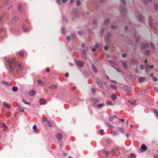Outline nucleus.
I'll return each instance as SVG.
<instances>
[{"instance_id": "nucleus-1", "label": "nucleus", "mask_w": 158, "mask_h": 158, "mask_svg": "<svg viewBox=\"0 0 158 158\" xmlns=\"http://www.w3.org/2000/svg\"><path fill=\"white\" fill-rule=\"evenodd\" d=\"M10 64V69L11 70H14L18 71L21 70L22 66L19 63L15 62L14 60H10L8 62Z\"/></svg>"}, {"instance_id": "nucleus-2", "label": "nucleus", "mask_w": 158, "mask_h": 158, "mask_svg": "<svg viewBox=\"0 0 158 158\" xmlns=\"http://www.w3.org/2000/svg\"><path fill=\"white\" fill-rule=\"evenodd\" d=\"M56 137L58 139H61L62 138V135L60 134H58L56 135Z\"/></svg>"}, {"instance_id": "nucleus-3", "label": "nucleus", "mask_w": 158, "mask_h": 158, "mask_svg": "<svg viewBox=\"0 0 158 158\" xmlns=\"http://www.w3.org/2000/svg\"><path fill=\"white\" fill-rule=\"evenodd\" d=\"M35 94V92L33 90H31L29 93V95L30 96H33Z\"/></svg>"}, {"instance_id": "nucleus-4", "label": "nucleus", "mask_w": 158, "mask_h": 158, "mask_svg": "<svg viewBox=\"0 0 158 158\" xmlns=\"http://www.w3.org/2000/svg\"><path fill=\"white\" fill-rule=\"evenodd\" d=\"M46 102V101L44 99H41L40 100V104H45Z\"/></svg>"}, {"instance_id": "nucleus-5", "label": "nucleus", "mask_w": 158, "mask_h": 158, "mask_svg": "<svg viewBox=\"0 0 158 158\" xmlns=\"http://www.w3.org/2000/svg\"><path fill=\"white\" fill-rule=\"evenodd\" d=\"M46 121L47 122L49 126H51H51L50 125V124H49V122L47 118H43V119H42V121L43 122H44Z\"/></svg>"}, {"instance_id": "nucleus-6", "label": "nucleus", "mask_w": 158, "mask_h": 158, "mask_svg": "<svg viewBox=\"0 0 158 158\" xmlns=\"http://www.w3.org/2000/svg\"><path fill=\"white\" fill-rule=\"evenodd\" d=\"M141 149L144 151H145L147 149V147L144 144H143L141 146Z\"/></svg>"}, {"instance_id": "nucleus-7", "label": "nucleus", "mask_w": 158, "mask_h": 158, "mask_svg": "<svg viewBox=\"0 0 158 158\" xmlns=\"http://www.w3.org/2000/svg\"><path fill=\"white\" fill-rule=\"evenodd\" d=\"M77 64L80 67H81L83 65V63L80 61L77 62Z\"/></svg>"}, {"instance_id": "nucleus-8", "label": "nucleus", "mask_w": 158, "mask_h": 158, "mask_svg": "<svg viewBox=\"0 0 158 158\" xmlns=\"http://www.w3.org/2000/svg\"><path fill=\"white\" fill-rule=\"evenodd\" d=\"M3 105L6 108L8 109H9L10 108V106L8 104L6 103H4L3 104Z\"/></svg>"}, {"instance_id": "nucleus-9", "label": "nucleus", "mask_w": 158, "mask_h": 158, "mask_svg": "<svg viewBox=\"0 0 158 158\" xmlns=\"http://www.w3.org/2000/svg\"><path fill=\"white\" fill-rule=\"evenodd\" d=\"M139 81L141 82L144 81L145 80V78L143 77H140L138 79Z\"/></svg>"}, {"instance_id": "nucleus-10", "label": "nucleus", "mask_w": 158, "mask_h": 158, "mask_svg": "<svg viewBox=\"0 0 158 158\" xmlns=\"http://www.w3.org/2000/svg\"><path fill=\"white\" fill-rule=\"evenodd\" d=\"M92 68L93 69L94 71V72L95 73H97V69H96V68L94 66H92Z\"/></svg>"}, {"instance_id": "nucleus-11", "label": "nucleus", "mask_w": 158, "mask_h": 158, "mask_svg": "<svg viewBox=\"0 0 158 158\" xmlns=\"http://www.w3.org/2000/svg\"><path fill=\"white\" fill-rule=\"evenodd\" d=\"M111 98L113 100H114L116 98V96L114 94H112L111 96Z\"/></svg>"}, {"instance_id": "nucleus-12", "label": "nucleus", "mask_w": 158, "mask_h": 158, "mask_svg": "<svg viewBox=\"0 0 158 158\" xmlns=\"http://www.w3.org/2000/svg\"><path fill=\"white\" fill-rule=\"evenodd\" d=\"M12 89L15 92L17 91L18 90V88L15 86H14L12 88Z\"/></svg>"}, {"instance_id": "nucleus-13", "label": "nucleus", "mask_w": 158, "mask_h": 158, "mask_svg": "<svg viewBox=\"0 0 158 158\" xmlns=\"http://www.w3.org/2000/svg\"><path fill=\"white\" fill-rule=\"evenodd\" d=\"M131 158H135V155L134 154H132L131 155Z\"/></svg>"}, {"instance_id": "nucleus-14", "label": "nucleus", "mask_w": 158, "mask_h": 158, "mask_svg": "<svg viewBox=\"0 0 158 158\" xmlns=\"http://www.w3.org/2000/svg\"><path fill=\"white\" fill-rule=\"evenodd\" d=\"M123 66H124V68H126L127 67V65L126 63H123Z\"/></svg>"}, {"instance_id": "nucleus-15", "label": "nucleus", "mask_w": 158, "mask_h": 158, "mask_svg": "<svg viewBox=\"0 0 158 158\" xmlns=\"http://www.w3.org/2000/svg\"><path fill=\"white\" fill-rule=\"evenodd\" d=\"M81 4V2L79 0H77V6H79Z\"/></svg>"}, {"instance_id": "nucleus-16", "label": "nucleus", "mask_w": 158, "mask_h": 158, "mask_svg": "<svg viewBox=\"0 0 158 158\" xmlns=\"http://www.w3.org/2000/svg\"><path fill=\"white\" fill-rule=\"evenodd\" d=\"M100 134L102 135H103L104 134V132L102 130H101L100 131Z\"/></svg>"}, {"instance_id": "nucleus-17", "label": "nucleus", "mask_w": 158, "mask_h": 158, "mask_svg": "<svg viewBox=\"0 0 158 158\" xmlns=\"http://www.w3.org/2000/svg\"><path fill=\"white\" fill-rule=\"evenodd\" d=\"M154 111L155 113L158 117V111L156 110H155Z\"/></svg>"}, {"instance_id": "nucleus-18", "label": "nucleus", "mask_w": 158, "mask_h": 158, "mask_svg": "<svg viewBox=\"0 0 158 158\" xmlns=\"http://www.w3.org/2000/svg\"><path fill=\"white\" fill-rule=\"evenodd\" d=\"M46 72H49L50 71V69L49 68H47L45 70Z\"/></svg>"}, {"instance_id": "nucleus-19", "label": "nucleus", "mask_w": 158, "mask_h": 158, "mask_svg": "<svg viewBox=\"0 0 158 158\" xmlns=\"http://www.w3.org/2000/svg\"><path fill=\"white\" fill-rule=\"evenodd\" d=\"M152 79L154 81H156L157 80V78L155 77H154L152 78Z\"/></svg>"}, {"instance_id": "nucleus-20", "label": "nucleus", "mask_w": 158, "mask_h": 158, "mask_svg": "<svg viewBox=\"0 0 158 158\" xmlns=\"http://www.w3.org/2000/svg\"><path fill=\"white\" fill-rule=\"evenodd\" d=\"M3 129L4 131H5L7 129V127L6 126H5L4 124L3 125Z\"/></svg>"}, {"instance_id": "nucleus-21", "label": "nucleus", "mask_w": 158, "mask_h": 158, "mask_svg": "<svg viewBox=\"0 0 158 158\" xmlns=\"http://www.w3.org/2000/svg\"><path fill=\"white\" fill-rule=\"evenodd\" d=\"M19 55H20L21 56H23V52H20L19 53Z\"/></svg>"}, {"instance_id": "nucleus-22", "label": "nucleus", "mask_w": 158, "mask_h": 158, "mask_svg": "<svg viewBox=\"0 0 158 158\" xmlns=\"http://www.w3.org/2000/svg\"><path fill=\"white\" fill-rule=\"evenodd\" d=\"M103 106V105L102 104H100L98 105V106L99 108Z\"/></svg>"}, {"instance_id": "nucleus-23", "label": "nucleus", "mask_w": 158, "mask_h": 158, "mask_svg": "<svg viewBox=\"0 0 158 158\" xmlns=\"http://www.w3.org/2000/svg\"><path fill=\"white\" fill-rule=\"evenodd\" d=\"M112 88L114 89L115 90L116 89V87L115 86V85H112L111 86Z\"/></svg>"}, {"instance_id": "nucleus-24", "label": "nucleus", "mask_w": 158, "mask_h": 158, "mask_svg": "<svg viewBox=\"0 0 158 158\" xmlns=\"http://www.w3.org/2000/svg\"><path fill=\"white\" fill-rule=\"evenodd\" d=\"M107 105H112L111 104V102L110 101H108L107 102Z\"/></svg>"}, {"instance_id": "nucleus-25", "label": "nucleus", "mask_w": 158, "mask_h": 158, "mask_svg": "<svg viewBox=\"0 0 158 158\" xmlns=\"http://www.w3.org/2000/svg\"><path fill=\"white\" fill-rule=\"evenodd\" d=\"M23 102H24L25 104H28L30 105V103L29 102L27 103V102H26L25 101V100H24V99H23Z\"/></svg>"}, {"instance_id": "nucleus-26", "label": "nucleus", "mask_w": 158, "mask_h": 158, "mask_svg": "<svg viewBox=\"0 0 158 158\" xmlns=\"http://www.w3.org/2000/svg\"><path fill=\"white\" fill-rule=\"evenodd\" d=\"M108 49V47L107 46H105V47H104V49L105 50H107V49Z\"/></svg>"}, {"instance_id": "nucleus-27", "label": "nucleus", "mask_w": 158, "mask_h": 158, "mask_svg": "<svg viewBox=\"0 0 158 158\" xmlns=\"http://www.w3.org/2000/svg\"><path fill=\"white\" fill-rule=\"evenodd\" d=\"M92 92L93 93H94L95 91V89L93 88H92Z\"/></svg>"}, {"instance_id": "nucleus-28", "label": "nucleus", "mask_w": 158, "mask_h": 158, "mask_svg": "<svg viewBox=\"0 0 158 158\" xmlns=\"http://www.w3.org/2000/svg\"><path fill=\"white\" fill-rule=\"evenodd\" d=\"M65 76L66 77H68L69 76V74L68 73H66L65 74Z\"/></svg>"}, {"instance_id": "nucleus-29", "label": "nucleus", "mask_w": 158, "mask_h": 158, "mask_svg": "<svg viewBox=\"0 0 158 158\" xmlns=\"http://www.w3.org/2000/svg\"><path fill=\"white\" fill-rule=\"evenodd\" d=\"M123 57H126L127 56V54H123L122 55Z\"/></svg>"}, {"instance_id": "nucleus-30", "label": "nucleus", "mask_w": 158, "mask_h": 158, "mask_svg": "<svg viewBox=\"0 0 158 158\" xmlns=\"http://www.w3.org/2000/svg\"><path fill=\"white\" fill-rule=\"evenodd\" d=\"M140 68L141 69H143V65H141L140 66Z\"/></svg>"}, {"instance_id": "nucleus-31", "label": "nucleus", "mask_w": 158, "mask_h": 158, "mask_svg": "<svg viewBox=\"0 0 158 158\" xmlns=\"http://www.w3.org/2000/svg\"><path fill=\"white\" fill-rule=\"evenodd\" d=\"M150 77H152V78H153V77H153V73H151L150 74Z\"/></svg>"}, {"instance_id": "nucleus-32", "label": "nucleus", "mask_w": 158, "mask_h": 158, "mask_svg": "<svg viewBox=\"0 0 158 158\" xmlns=\"http://www.w3.org/2000/svg\"><path fill=\"white\" fill-rule=\"evenodd\" d=\"M67 0H62V2L64 3L67 2Z\"/></svg>"}, {"instance_id": "nucleus-33", "label": "nucleus", "mask_w": 158, "mask_h": 158, "mask_svg": "<svg viewBox=\"0 0 158 158\" xmlns=\"http://www.w3.org/2000/svg\"><path fill=\"white\" fill-rule=\"evenodd\" d=\"M36 128V126L35 125L33 126V129H35Z\"/></svg>"}, {"instance_id": "nucleus-34", "label": "nucleus", "mask_w": 158, "mask_h": 158, "mask_svg": "<svg viewBox=\"0 0 158 158\" xmlns=\"http://www.w3.org/2000/svg\"><path fill=\"white\" fill-rule=\"evenodd\" d=\"M74 1V0H70V3H73Z\"/></svg>"}, {"instance_id": "nucleus-35", "label": "nucleus", "mask_w": 158, "mask_h": 158, "mask_svg": "<svg viewBox=\"0 0 158 158\" xmlns=\"http://www.w3.org/2000/svg\"><path fill=\"white\" fill-rule=\"evenodd\" d=\"M120 120L122 122H124L125 120L123 119H121Z\"/></svg>"}, {"instance_id": "nucleus-36", "label": "nucleus", "mask_w": 158, "mask_h": 158, "mask_svg": "<svg viewBox=\"0 0 158 158\" xmlns=\"http://www.w3.org/2000/svg\"><path fill=\"white\" fill-rule=\"evenodd\" d=\"M122 2L123 3H125V0H122Z\"/></svg>"}, {"instance_id": "nucleus-37", "label": "nucleus", "mask_w": 158, "mask_h": 158, "mask_svg": "<svg viewBox=\"0 0 158 158\" xmlns=\"http://www.w3.org/2000/svg\"><path fill=\"white\" fill-rule=\"evenodd\" d=\"M99 44H96L95 45V47L97 48H98L99 47Z\"/></svg>"}, {"instance_id": "nucleus-38", "label": "nucleus", "mask_w": 158, "mask_h": 158, "mask_svg": "<svg viewBox=\"0 0 158 158\" xmlns=\"http://www.w3.org/2000/svg\"><path fill=\"white\" fill-rule=\"evenodd\" d=\"M129 134H128V133H127V134H126V137H127V138H128V137H129Z\"/></svg>"}, {"instance_id": "nucleus-39", "label": "nucleus", "mask_w": 158, "mask_h": 158, "mask_svg": "<svg viewBox=\"0 0 158 158\" xmlns=\"http://www.w3.org/2000/svg\"><path fill=\"white\" fill-rule=\"evenodd\" d=\"M67 39L68 40H70V38L68 36L67 37Z\"/></svg>"}, {"instance_id": "nucleus-40", "label": "nucleus", "mask_w": 158, "mask_h": 158, "mask_svg": "<svg viewBox=\"0 0 158 158\" xmlns=\"http://www.w3.org/2000/svg\"><path fill=\"white\" fill-rule=\"evenodd\" d=\"M93 51H94L96 50V49L94 48L92 49Z\"/></svg>"}, {"instance_id": "nucleus-41", "label": "nucleus", "mask_w": 158, "mask_h": 158, "mask_svg": "<svg viewBox=\"0 0 158 158\" xmlns=\"http://www.w3.org/2000/svg\"><path fill=\"white\" fill-rule=\"evenodd\" d=\"M24 111V110H23L21 109L20 110V112H23Z\"/></svg>"}, {"instance_id": "nucleus-42", "label": "nucleus", "mask_w": 158, "mask_h": 158, "mask_svg": "<svg viewBox=\"0 0 158 158\" xmlns=\"http://www.w3.org/2000/svg\"><path fill=\"white\" fill-rule=\"evenodd\" d=\"M150 68H151V69H152L153 68V65H151L150 66Z\"/></svg>"}, {"instance_id": "nucleus-43", "label": "nucleus", "mask_w": 158, "mask_h": 158, "mask_svg": "<svg viewBox=\"0 0 158 158\" xmlns=\"http://www.w3.org/2000/svg\"><path fill=\"white\" fill-rule=\"evenodd\" d=\"M151 46H152V48H154V46L153 45V44H151Z\"/></svg>"}, {"instance_id": "nucleus-44", "label": "nucleus", "mask_w": 158, "mask_h": 158, "mask_svg": "<svg viewBox=\"0 0 158 158\" xmlns=\"http://www.w3.org/2000/svg\"><path fill=\"white\" fill-rule=\"evenodd\" d=\"M38 83H39V84H40V83H41V81H40H40H38Z\"/></svg>"}, {"instance_id": "nucleus-45", "label": "nucleus", "mask_w": 158, "mask_h": 158, "mask_svg": "<svg viewBox=\"0 0 158 158\" xmlns=\"http://www.w3.org/2000/svg\"><path fill=\"white\" fill-rule=\"evenodd\" d=\"M130 127L131 128H133V126L132 125H130Z\"/></svg>"}, {"instance_id": "nucleus-46", "label": "nucleus", "mask_w": 158, "mask_h": 158, "mask_svg": "<svg viewBox=\"0 0 158 158\" xmlns=\"http://www.w3.org/2000/svg\"><path fill=\"white\" fill-rule=\"evenodd\" d=\"M120 130L122 132L123 131L122 129L121 128H120Z\"/></svg>"}, {"instance_id": "nucleus-47", "label": "nucleus", "mask_w": 158, "mask_h": 158, "mask_svg": "<svg viewBox=\"0 0 158 158\" xmlns=\"http://www.w3.org/2000/svg\"><path fill=\"white\" fill-rule=\"evenodd\" d=\"M147 60H145V63H146L147 62Z\"/></svg>"}, {"instance_id": "nucleus-48", "label": "nucleus", "mask_w": 158, "mask_h": 158, "mask_svg": "<svg viewBox=\"0 0 158 158\" xmlns=\"http://www.w3.org/2000/svg\"><path fill=\"white\" fill-rule=\"evenodd\" d=\"M81 33V32H78V34H80V33Z\"/></svg>"}, {"instance_id": "nucleus-49", "label": "nucleus", "mask_w": 158, "mask_h": 158, "mask_svg": "<svg viewBox=\"0 0 158 158\" xmlns=\"http://www.w3.org/2000/svg\"><path fill=\"white\" fill-rule=\"evenodd\" d=\"M69 158H72V157H69Z\"/></svg>"}, {"instance_id": "nucleus-50", "label": "nucleus", "mask_w": 158, "mask_h": 158, "mask_svg": "<svg viewBox=\"0 0 158 158\" xmlns=\"http://www.w3.org/2000/svg\"><path fill=\"white\" fill-rule=\"evenodd\" d=\"M127 124H128V122H127Z\"/></svg>"}, {"instance_id": "nucleus-51", "label": "nucleus", "mask_w": 158, "mask_h": 158, "mask_svg": "<svg viewBox=\"0 0 158 158\" xmlns=\"http://www.w3.org/2000/svg\"><path fill=\"white\" fill-rule=\"evenodd\" d=\"M149 51H148V53H149Z\"/></svg>"}, {"instance_id": "nucleus-52", "label": "nucleus", "mask_w": 158, "mask_h": 158, "mask_svg": "<svg viewBox=\"0 0 158 158\" xmlns=\"http://www.w3.org/2000/svg\"><path fill=\"white\" fill-rule=\"evenodd\" d=\"M57 2L58 3V0H57Z\"/></svg>"}]
</instances>
